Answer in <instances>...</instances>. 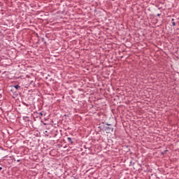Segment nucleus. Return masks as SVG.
Listing matches in <instances>:
<instances>
[{
	"instance_id": "1",
	"label": "nucleus",
	"mask_w": 179,
	"mask_h": 179,
	"mask_svg": "<svg viewBox=\"0 0 179 179\" xmlns=\"http://www.w3.org/2000/svg\"><path fill=\"white\" fill-rule=\"evenodd\" d=\"M106 125L103 127L104 131H107L108 133L114 131V127H111V124L106 123Z\"/></svg>"
},
{
	"instance_id": "2",
	"label": "nucleus",
	"mask_w": 179,
	"mask_h": 179,
	"mask_svg": "<svg viewBox=\"0 0 179 179\" xmlns=\"http://www.w3.org/2000/svg\"><path fill=\"white\" fill-rule=\"evenodd\" d=\"M67 141H69V142H70V143L71 145H72V143H73V141H72V138L71 137H68Z\"/></svg>"
},
{
	"instance_id": "3",
	"label": "nucleus",
	"mask_w": 179,
	"mask_h": 179,
	"mask_svg": "<svg viewBox=\"0 0 179 179\" xmlns=\"http://www.w3.org/2000/svg\"><path fill=\"white\" fill-rule=\"evenodd\" d=\"M14 87H15V89H16V90H17V89H19V87H20V86H19V85H14Z\"/></svg>"
},
{
	"instance_id": "4",
	"label": "nucleus",
	"mask_w": 179,
	"mask_h": 179,
	"mask_svg": "<svg viewBox=\"0 0 179 179\" xmlns=\"http://www.w3.org/2000/svg\"><path fill=\"white\" fill-rule=\"evenodd\" d=\"M23 104H24V106H26V107H29V106L28 103H26L24 102H23Z\"/></svg>"
},
{
	"instance_id": "5",
	"label": "nucleus",
	"mask_w": 179,
	"mask_h": 179,
	"mask_svg": "<svg viewBox=\"0 0 179 179\" xmlns=\"http://www.w3.org/2000/svg\"><path fill=\"white\" fill-rule=\"evenodd\" d=\"M39 115H41V116L39 117V118H41V117H43V113H42V112L39 113Z\"/></svg>"
},
{
	"instance_id": "6",
	"label": "nucleus",
	"mask_w": 179,
	"mask_h": 179,
	"mask_svg": "<svg viewBox=\"0 0 179 179\" xmlns=\"http://www.w3.org/2000/svg\"><path fill=\"white\" fill-rule=\"evenodd\" d=\"M172 25H173V26H176V22H172Z\"/></svg>"
},
{
	"instance_id": "7",
	"label": "nucleus",
	"mask_w": 179,
	"mask_h": 179,
	"mask_svg": "<svg viewBox=\"0 0 179 179\" xmlns=\"http://www.w3.org/2000/svg\"><path fill=\"white\" fill-rule=\"evenodd\" d=\"M17 162L19 163L20 162V159H17Z\"/></svg>"
},
{
	"instance_id": "8",
	"label": "nucleus",
	"mask_w": 179,
	"mask_h": 179,
	"mask_svg": "<svg viewBox=\"0 0 179 179\" xmlns=\"http://www.w3.org/2000/svg\"><path fill=\"white\" fill-rule=\"evenodd\" d=\"M171 21H172V22H174V19H173V18H172V19H171Z\"/></svg>"
},
{
	"instance_id": "9",
	"label": "nucleus",
	"mask_w": 179,
	"mask_h": 179,
	"mask_svg": "<svg viewBox=\"0 0 179 179\" xmlns=\"http://www.w3.org/2000/svg\"><path fill=\"white\" fill-rule=\"evenodd\" d=\"M0 170H2V166H0Z\"/></svg>"
},
{
	"instance_id": "10",
	"label": "nucleus",
	"mask_w": 179,
	"mask_h": 179,
	"mask_svg": "<svg viewBox=\"0 0 179 179\" xmlns=\"http://www.w3.org/2000/svg\"><path fill=\"white\" fill-rule=\"evenodd\" d=\"M157 16H160V14H157Z\"/></svg>"
},
{
	"instance_id": "11",
	"label": "nucleus",
	"mask_w": 179,
	"mask_h": 179,
	"mask_svg": "<svg viewBox=\"0 0 179 179\" xmlns=\"http://www.w3.org/2000/svg\"><path fill=\"white\" fill-rule=\"evenodd\" d=\"M112 1H114V0H112Z\"/></svg>"
}]
</instances>
